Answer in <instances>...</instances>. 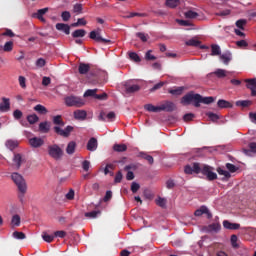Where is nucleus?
Here are the masks:
<instances>
[{"label": "nucleus", "mask_w": 256, "mask_h": 256, "mask_svg": "<svg viewBox=\"0 0 256 256\" xmlns=\"http://www.w3.org/2000/svg\"><path fill=\"white\" fill-rule=\"evenodd\" d=\"M186 45L188 47H199L201 45V41L192 38V39L186 41Z\"/></svg>", "instance_id": "4c0bfd02"}, {"label": "nucleus", "mask_w": 256, "mask_h": 256, "mask_svg": "<svg viewBox=\"0 0 256 256\" xmlns=\"http://www.w3.org/2000/svg\"><path fill=\"white\" fill-rule=\"evenodd\" d=\"M144 109H145V111H148L149 113L161 112L160 106H154L153 104H145Z\"/></svg>", "instance_id": "4be33fe9"}, {"label": "nucleus", "mask_w": 256, "mask_h": 256, "mask_svg": "<svg viewBox=\"0 0 256 256\" xmlns=\"http://www.w3.org/2000/svg\"><path fill=\"white\" fill-rule=\"evenodd\" d=\"M136 37H138L139 39H141V41H143V43H147V35H145V33H143V32H137V33H136Z\"/></svg>", "instance_id": "69168bd1"}, {"label": "nucleus", "mask_w": 256, "mask_h": 256, "mask_svg": "<svg viewBox=\"0 0 256 256\" xmlns=\"http://www.w3.org/2000/svg\"><path fill=\"white\" fill-rule=\"evenodd\" d=\"M54 237H59L60 239H65V237H67V232L60 230V231H56L54 232Z\"/></svg>", "instance_id": "4d7b16f0"}, {"label": "nucleus", "mask_w": 256, "mask_h": 256, "mask_svg": "<svg viewBox=\"0 0 256 256\" xmlns=\"http://www.w3.org/2000/svg\"><path fill=\"white\" fill-rule=\"evenodd\" d=\"M49 11V8H43L37 11L36 13V17L37 19H41V17H43L45 15V13H47Z\"/></svg>", "instance_id": "5fc2aeb1"}, {"label": "nucleus", "mask_w": 256, "mask_h": 256, "mask_svg": "<svg viewBox=\"0 0 256 256\" xmlns=\"http://www.w3.org/2000/svg\"><path fill=\"white\" fill-rule=\"evenodd\" d=\"M29 143L31 147H33L34 149H38V147H43V145L45 144V141L42 138L33 137L29 139Z\"/></svg>", "instance_id": "9b49d317"}, {"label": "nucleus", "mask_w": 256, "mask_h": 256, "mask_svg": "<svg viewBox=\"0 0 256 256\" xmlns=\"http://www.w3.org/2000/svg\"><path fill=\"white\" fill-rule=\"evenodd\" d=\"M12 237H14V239L23 240V239H26L27 236L23 232L14 231L12 234Z\"/></svg>", "instance_id": "de8ad7c7"}, {"label": "nucleus", "mask_w": 256, "mask_h": 256, "mask_svg": "<svg viewBox=\"0 0 256 256\" xmlns=\"http://www.w3.org/2000/svg\"><path fill=\"white\" fill-rule=\"evenodd\" d=\"M124 87H125L126 93H128V94L137 93L138 91L141 90V86H139V85H137V84H132V85H131V84L126 83V84L124 85Z\"/></svg>", "instance_id": "2eb2a0df"}, {"label": "nucleus", "mask_w": 256, "mask_h": 256, "mask_svg": "<svg viewBox=\"0 0 256 256\" xmlns=\"http://www.w3.org/2000/svg\"><path fill=\"white\" fill-rule=\"evenodd\" d=\"M209 231H214V233H219L221 231L220 223H212L208 226Z\"/></svg>", "instance_id": "e433bc0d"}, {"label": "nucleus", "mask_w": 256, "mask_h": 256, "mask_svg": "<svg viewBox=\"0 0 256 256\" xmlns=\"http://www.w3.org/2000/svg\"><path fill=\"white\" fill-rule=\"evenodd\" d=\"M99 146V143L97 142V138L92 137L89 139L86 149L88 151H97V147Z\"/></svg>", "instance_id": "4468645a"}, {"label": "nucleus", "mask_w": 256, "mask_h": 256, "mask_svg": "<svg viewBox=\"0 0 256 256\" xmlns=\"http://www.w3.org/2000/svg\"><path fill=\"white\" fill-rule=\"evenodd\" d=\"M227 70L224 69H217L214 72H212L210 75H216L218 79H224V77H227Z\"/></svg>", "instance_id": "c85d7f7f"}, {"label": "nucleus", "mask_w": 256, "mask_h": 256, "mask_svg": "<svg viewBox=\"0 0 256 256\" xmlns=\"http://www.w3.org/2000/svg\"><path fill=\"white\" fill-rule=\"evenodd\" d=\"M217 173H218L219 175H223V177H225V179H230V178H231V173H229V171L224 170V169L221 168V167H218V168H217Z\"/></svg>", "instance_id": "58836bf2"}, {"label": "nucleus", "mask_w": 256, "mask_h": 256, "mask_svg": "<svg viewBox=\"0 0 256 256\" xmlns=\"http://www.w3.org/2000/svg\"><path fill=\"white\" fill-rule=\"evenodd\" d=\"M226 169H228L230 173H235V171H237V166H235V164H232V163H227Z\"/></svg>", "instance_id": "e2e57ef3"}, {"label": "nucleus", "mask_w": 256, "mask_h": 256, "mask_svg": "<svg viewBox=\"0 0 256 256\" xmlns=\"http://www.w3.org/2000/svg\"><path fill=\"white\" fill-rule=\"evenodd\" d=\"M75 149H77V143H75V141L69 142L66 147L67 155H73V153H75Z\"/></svg>", "instance_id": "bb28decb"}, {"label": "nucleus", "mask_w": 256, "mask_h": 256, "mask_svg": "<svg viewBox=\"0 0 256 256\" xmlns=\"http://www.w3.org/2000/svg\"><path fill=\"white\" fill-rule=\"evenodd\" d=\"M223 227H224V229H230L232 231H235L237 229H240L241 225L237 224V223H231L228 220H224Z\"/></svg>", "instance_id": "6ab92c4d"}, {"label": "nucleus", "mask_w": 256, "mask_h": 256, "mask_svg": "<svg viewBox=\"0 0 256 256\" xmlns=\"http://www.w3.org/2000/svg\"><path fill=\"white\" fill-rule=\"evenodd\" d=\"M252 102L251 100H238L236 101V107H249Z\"/></svg>", "instance_id": "79ce46f5"}, {"label": "nucleus", "mask_w": 256, "mask_h": 256, "mask_svg": "<svg viewBox=\"0 0 256 256\" xmlns=\"http://www.w3.org/2000/svg\"><path fill=\"white\" fill-rule=\"evenodd\" d=\"M85 35H87V31H85L84 29H78L72 33V37L74 39H79V37H85Z\"/></svg>", "instance_id": "7c9ffc66"}, {"label": "nucleus", "mask_w": 256, "mask_h": 256, "mask_svg": "<svg viewBox=\"0 0 256 256\" xmlns=\"http://www.w3.org/2000/svg\"><path fill=\"white\" fill-rule=\"evenodd\" d=\"M73 12L78 14L83 13V4H75L73 7Z\"/></svg>", "instance_id": "864d4df0"}, {"label": "nucleus", "mask_w": 256, "mask_h": 256, "mask_svg": "<svg viewBox=\"0 0 256 256\" xmlns=\"http://www.w3.org/2000/svg\"><path fill=\"white\" fill-rule=\"evenodd\" d=\"M87 25V20L85 18H79L76 23H72L71 27H80Z\"/></svg>", "instance_id": "a18cd8bd"}, {"label": "nucleus", "mask_w": 256, "mask_h": 256, "mask_svg": "<svg viewBox=\"0 0 256 256\" xmlns=\"http://www.w3.org/2000/svg\"><path fill=\"white\" fill-rule=\"evenodd\" d=\"M45 65H47V62L43 58H39L36 61V67L42 68V67H45Z\"/></svg>", "instance_id": "0e129e2a"}, {"label": "nucleus", "mask_w": 256, "mask_h": 256, "mask_svg": "<svg viewBox=\"0 0 256 256\" xmlns=\"http://www.w3.org/2000/svg\"><path fill=\"white\" fill-rule=\"evenodd\" d=\"M195 217H201V215H207L208 219H211V217H213V214H211V212H209V208H207L206 206H201L199 209H197L194 212Z\"/></svg>", "instance_id": "6e6552de"}, {"label": "nucleus", "mask_w": 256, "mask_h": 256, "mask_svg": "<svg viewBox=\"0 0 256 256\" xmlns=\"http://www.w3.org/2000/svg\"><path fill=\"white\" fill-rule=\"evenodd\" d=\"M139 189H141V186L139 185V183L132 182V184H131L132 193H137V191H139Z\"/></svg>", "instance_id": "052dcab7"}, {"label": "nucleus", "mask_w": 256, "mask_h": 256, "mask_svg": "<svg viewBox=\"0 0 256 256\" xmlns=\"http://www.w3.org/2000/svg\"><path fill=\"white\" fill-rule=\"evenodd\" d=\"M9 109H11V102L9 100V98H2V102L0 103V111L2 113H7V111H9Z\"/></svg>", "instance_id": "ddd939ff"}, {"label": "nucleus", "mask_w": 256, "mask_h": 256, "mask_svg": "<svg viewBox=\"0 0 256 256\" xmlns=\"http://www.w3.org/2000/svg\"><path fill=\"white\" fill-rule=\"evenodd\" d=\"M54 125H58L54 127V133L56 135H60V137H69L71 133H73V126H66L63 130L61 127H65V122L63 121V116L56 115L52 119Z\"/></svg>", "instance_id": "7ed1b4c3"}, {"label": "nucleus", "mask_w": 256, "mask_h": 256, "mask_svg": "<svg viewBox=\"0 0 256 256\" xmlns=\"http://www.w3.org/2000/svg\"><path fill=\"white\" fill-rule=\"evenodd\" d=\"M176 108L175 103L171 101H166L160 105V111H166L167 113H172V111H175Z\"/></svg>", "instance_id": "9d476101"}, {"label": "nucleus", "mask_w": 256, "mask_h": 256, "mask_svg": "<svg viewBox=\"0 0 256 256\" xmlns=\"http://www.w3.org/2000/svg\"><path fill=\"white\" fill-rule=\"evenodd\" d=\"M247 89H250L252 97H256V78L245 80Z\"/></svg>", "instance_id": "1a4fd4ad"}, {"label": "nucleus", "mask_w": 256, "mask_h": 256, "mask_svg": "<svg viewBox=\"0 0 256 256\" xmlns=\"http://www.w3.org/2000/svg\"><path fill=\"white\" fill-rule=\"evenodd\" d=\"M151 53H152L151 50L146 52L145 54L146 61H155V59H157V57H155V55H152Z\"/></svg>", "instance_id": "13d9d810"}, {"label": "nucleus", "mask_w": 256, "mask_h": 256, "mask_svg": "<svg viewBox=\"0 0 256 256\" xmlns=\"http://www.w3.org/2000/svg\"><path fill=\"white\" fill-rule=\"evenodd\" d=\"M213 101H215L213 96L203 97L201 94L189 92L181 98L180 103L182 105H191V103H194V107H201V103H204V105H210Z\"/></svg>", "instance_id": "f03ea898"}, {"label": "nucleus", "mask_w": 256, "mask_h": 256, "mask_svg": "<svg viewBox=\"0 0 256 256\" xmlns=\"http://www.w3.org/2000/svg\"><path fill=\"white\" fill-rule=\"evenodd\" d=\"M184 173H186V175H193V173L199 175V173H202L208 181H215V179H217V173L213 172V167L199 162L186 165L184 167Z\"/></svg>", "instance_id": "f257e3e1"}, {"label": "nucleus", "mask_w": 256, "mask_h": 256, "mask_svg": "<svg viewBox=\"0 0 256 256\" xmlns=\"http://www.w3.org/2000/svg\"><path fill=\"white\" fill-rule=\"evenodd\" d=\"M237 47H240L241 49H243V47H249V43H247V41L245 40H240L236 42Z\"/></svg>", "instance_id": "338daca9"}, {"label": "nucleus", "mask_w": 256, "mask_h": 256, "mask_svg": "<svg viewBox=\"0 0 256 256\" xmlns=\"http://www.w3.org/2000/svg\"><path fill=\"white\" fill-rule=\"evenodd\" d=\"M65 105L67 107H77V108H81L84 107L85 105V101L83 100V98L78 97V96H67L65 99Z\"/></svg>", "instance_id": "423d86ee"}, {"label": "nucleus", "mask_w": 256, "mask_h": 256, "mask_svg": "<svg viewBox=\"0 0 256 256\" xmlns=\"http://www.w3.org/2000/svg\"><path fill=\"white\" fill-rule=\"evenodd\" d=\"M249 119L252 123H254L256 125V112H250Z\"/></svg>", "instance_id": "774afa93"}, {"label": "nucleus", "mask_w": 256, "mask_h": 256, "mask_svg": "<svg viewBox=\"0 0 256 256\" xmlns=\"http://www.w3.org/2000/svg\"><path fill=\"white\" fill-rule=\"evenodd\" d=\"M5 145L7 149H9L10 151H14V149H17L19 147V141L10 139L5 142Z\"/></svg>", "instance_id": "412c9836"}, {"label": "nucleus", "mask_w": 256, "mask_h": 256, "mask_svg": "<svg viewBox=\"0 0 256 256\" xmlns=\"http://www.w3.org/2000/svg\"><path fill=\"white\" fill-rule=\"evenodd\" d=\"M211 56L212 57H217L221 55V46L218 44H212L211 46Z\"/></svg>", "instance_id": "5701e85b"}, {"label": "nucleus", "mask_w": 256, "mask_h": 256, "mask_svg": "<svg viewBox=\"0 0 256 256\" xmlns=\"http://www.w3.org/2000/svg\"><path fill=\"white\" fill-rule=\"evenodd\" d=\"M98 91V89H88L85 91L84 97H94L95 99V95H97Z\"/></svg>", "instance_id": "c03bdc74"}, {"label": "nucleus", "mask_w": 256, "mask_h": 256, "mask_svg": "<svg viewBox=\"0 0 256 256\" xmlns=\"http://www.w3.org/2000/svg\"><path fill=\"white\" fill-rule=\"evenodd\" d=\"M156 205H158V207H162L163 209L167 205V200L165 198L158 197V199H156Z\"/></svg>", "instance_id": "09e8293b"}, {"label": "nucleus", "mask_w": 256, "mask_h": 256, "mask_svg": "<svg viewBox=\"0 0 256 256\" xmlns=\"http://www.w3.org/2000/svg\"><path fill=\"white\" fill-rule=\"evenodd\" d=\"M129 57H130L131 61H134L135 63H140L141 62V58L139 57V54H137L135 52H131L129 54Z\"/></svg>", "instance_id": "8fccbe9b"}, {"label": "nucleus", "mask_w": 256, "mask_h": 256, "mask_svg": "<svg viewBox=\"0 0 256 256\" xmlns=\"http://www.w3.org/2000/svg\"><path fill=\"white\" fill-rule=\"evenodd\" d=\"M48 155L55 161H61V159H63V155H65V152L62 148H60L59 145L53 144L48 146Z\"/></svg>", "instance_id": "39448f33"}, {"label": "nucleus", "mask_w": 256, "mask_h": 256, "mask_svg": "<svg viewBox=\"0 0 256 256\" xmlns=\"http://www.w3.org/2000/svg\"><path fill=\"white\" fill-rule=\"evenodd\" d=\"M121 181H123V173H121V171H118L114 178V183H121Z\"/></svg>", "instance_id": "680f3d73"}, {"label": "nucleus", "mask_w": 256, "mask_h": 256, "mask_svg": "<svg viewBox=\"0 0 256 256\" xmlns=\"http://www.w3.org/2000/svg\"><path fill=\"white\" fill-rule=\"evenodd\" d=\"M219 59L224 63L225 65H229L233 59V54H231L230 51H226L223 54L219 55Z\"/></svg>", "instance_id": "f8f14e48"}, {"label": "nucleus", "mask_w": 256, "mask_h": 256, "mask_svg": "<svg viewBox=\"0 0 256 256\" xmlns=\"http://www.w3.org/2000/svg\"><path fill=\"white\" fill-rule=\"evenodd\" d=\"M56 29L57 31H62V33H65L66 35L71 33V26H69V24L57 23Z\"/></svg>", "instance_id": "dca6fc26"}, {"label": "nucleus", "mask_w": 256, "mask_h": 256, "mask_svg": "<svg viewBox=\"0 0 256 256\" xmlns=\"http://www.w3.org/2000/svg\"><path fill=\"white\" fill-rule=\"evenodd\" d=\"M11 223L14 225V227H19V225H21V217L17 214L14 215L12 217Z\"/></svg>", "instance_id": "49530a36"}, {"label": "nucleus", "mask_w": 256, "mask_h": 256, "mask_svg": "<svg viewBox=\"0 0 256 256\" xmlns=\"http://www.w3.org/2000/svg\"><path fill=\"white\" fill-rule=\"evenodd\" d=\"M97 215H101V211L94 210V211H91V212H86L84 214V217H86L87 219H96Z\"/></svg>", "instance_id": "2f4dec72"}, {"label": "nucleus", "mask_w": 256, "mask_h": 256, "mask_svg": "<svg viewBox=\"0 0 256 256\" xmlns=\"http://www.w3.org/2000/svg\"><path fill=\"white\" fill-rule=\"evenodd\" d=\"M184 91H185V87L180 86V87H176L174 89H170L168 91V93H170V95H183Z\"/></svg>", "instance_id": "c756f323"}, {"label": "nucleus", "mask_w": 256, "mask_h": 256, "mask_svg": "<svg viewBox=\"0 0 256 256\" xmlns=\"http://www.w3.org/2000/svg\"><path fill=\"white\" fill-rule=\"evenodd\" d=\"M3 51L5 53H11L13 51V41H8L3 46Z\"/></svg>", "instance_id": "a19ab883"}, {"label": "nucleus", "mask_w": 256, "mask_h": 256, "mask_svg": "<svg viewBox=\"0 0 256 256\" xmlns=\"http://www.w3.org/2000/svg\"><path fill=\"white\" fill-rule=\"evenodd\" d=\"M68 201H73L75 199V190L70 189L69 192L65 195Z\"/></svg>", "instance_id": "6e6d98bb"}, {"label": "nucleus", "mask_w": 256, "mask_h": 256, "mask_svg": "<svg viewBox=\"0 0 256 256\" xmlns=\"http://www.w3.org/2000/svg\"><path fill=\"white\" fill-rule=\"evenodd\" d=\"M206 115L210 121H213V122L219 121V115H217L213 112H208V113H206Z\"/></svg>", "instance_id": "603ef678"}, {"label": "nucleus", "mask_w": 256, "mask_h": 256, "mask_svg": "<svg viewBox=\"0 0 256 256\" xmlns=\"http://www.w3.org/2000/svg\"><path fill=\"white\" fill-rule=\"evenodd\" d=\"M113 149L117 153H123V152L127 151V145H125V144H115L113 146Z\"/></svg>", "instance_id": "72a5a7b5"}, {"label": "nucleus", "mask_w": 256, "mask_h": 256, "mask_svg": "<svg viewBox=\"0 0 256 256\" xmlns=\"http://www.w3.org/2000/svg\"><path fill=\"white\" fill-rule=\"evenodd\" d=\"M138 157H141V159H145V161H147L149 163V165H153L155 163L153 156H151L145 152H139Z\"/></svg>", "instance_id": "393cba45"}, {"label": "nucleus", "mask_w": 256, "mask_h": 256, "mask_svg": "<svg viewBox=\"0 0 256 256\" xmlns=\"http://www.w3.org/2000/svg\"><path fill=\"white\" fill-rule=\"evenodd\" d=\"M34 111H36V113H39V115H47L49 113V110H47V108L41 104H37L34 107Z\"/></svg>", "instance_id": "cd10ccee"}, {"label": "nucleus", "mask_w": 256, "mask_h": 256, "mask_svg": "<svg viewBox=\"0 0 256 256\" xmlns=\"http://www.w3.org/2000/svg\"><path fill=\"white\" fill-rule=\"evenodd\" d=\"M62 20L63 21H69L71 19V13L69 11H64L61 14Z\"/></svg>", "instance_id": "bf43d9fd"}, {"label": "nucleus", "mask_w": 256, "mask_h": 256, "mask_svg": "<svg viewBox=\"0 0 256 256\" xmlns=\"http://www.w3.org/2000/svg\"><path fill=\"white\" fill-rule=\"evenodd\" d=\"M165 5L169 9H177L181 5V0H166Z\"/></svg>", "instance_id": "a878e982"}, {"label": "nucleus", "mask_w": 256, "mask_h": 256, "mask_svg": "<svg viewBox=\"0 0 256 256\" xmlns=\"http://www.w3.org/2000/svg\"><path fill=\"white\" fill-rule=\"evenodd\" d=\"M90 70H91V65L89 64H85L81 62L78 66V73H80V75H87V73H89Z\"/></svg>", "instance_id": "f3484780"}, {"label": "nucleus", "mask_w": 256, "mask_h": 256, "mask_svg": "<svg viewBox=\"0 0 256 256\" xmlns=\"http://www.w3.org/2000/svg\"><path fill=\"white\" fill-rule=\"evenodd\" d=\"M249 149H250V150H247V149H244V150H243L244 153H245V155H249L250 152H251V153H256V142H251V143L249 144Z\"/></svg>", "instance_id": "37998d69"}, {"label": "nucleus", "mask_w": 256, "mask_h": 256, "mask_svg": "<svg viewBox=\"0 0 256 256\" xmlns=\"http://www.w3.org/2000/svg\"><path fill=\"white\" fill-rule=\"evenodd\" d=\"M184 15L186 19H197L199 17V14L193 10L185 12Z\"/></svg>", "instance_id": "ea45409f"}, {"label": "nucleus", "mask_w": 256, "mask_h": 256, "mask_svg": "<svg viewBox=\"0 0 256 256\" xmlns=\"http://www.w3.org/2000/svg\"><path fill=\"white\" fill-rule=\"evenodd\" d=\"M42 239L46 241V243H53V239H55V236L49 235L47 233L42 234Z\"/></svg>", "instance_id": "3c124183"}, {"label": "nucleus", "mask_w": 256, "mask_h": 256, "mask_svg": "<svg viewBox=\"0 0 256 256\" xmlns=\"http://www.w3.org/2000/svg\"><path fill=\"white\" fill-rule=\"evenodd\" d=\"M27 121L30 125H35L39 121V116L37 114H31L27 116Z\"/></svg>", "instance_id": "c9c22d12"}, {"label": "nucleus", "mask_w": 256, "mask_h": 256, "mask_svg": "<svg viewBox=\"0 0 256 256\" xmlns=\"http://www.w3.org/2000/svg\"><path fill=\"white\" fill-rule=\"evenodd\" d=\"M50 130H51V125H49V122L44 121L39 124L40 133H49Z\"/></svg>", "instance_id": "b1692460"}, {"label": "nucleus", "mask_w": 256, "mask_h": 256, "mask_svg": "<svg viewBox=\"0 0 256 256\" xmlns=\"http://www.w3.org/2000/svg\"><path fill=\"white\" fill-rule=\"evenodd\" d=\"M235 25L238 29H241V31H245V25H247V20L239 19L236 21Z\"/></svg>", "instance_id": "f704fd0d"}, {"label": "nucleus", "mask_w": 256, "mask_h": 256, "mask_svg": "<svg viewBox=\"0 0 256 256\" xmlns=\"http://www.w3.org/2000/svg\"><path fill=\"white\" fill-rule=\"evenodd\" d=\"M74 118L78 121H85L87 119V111L85 110H76L74 111Z\"/></svg>", "instance_id": "a211bd4d"}, {"label": "nucleus", "mask_w": 256, "mask_h": 256, "mask_svg": "<svg viewBox=\"0 0 256 256\" xmlns=\"http://www.w3.org/2000/svg\"><path fill=\"white\" fill-rule=\"evenodd\" d=\"M217 105L220 109H231V108H233V103H231L227 100H223V99L218 100Z\"/></svg>", "instance_id": "aec40b11"}, {"label": "nucleus", "mask_w": 256, "mask_h": 256, "mask_svg": "<svg viewBox=\"0 0 256 256\" xmlns=\"http://www.w3.org/2000/svg\"><path fill=\"white\" fill-rule=\"evenodd\" d=\"M13 161L17 165V168L19 169L23 164V156L21 154H14Z\"/></svg>", "instance_id": "473e14b6"}, {"label": "nucleus", "mask_w": 256, "mask_h": 256, "mask_svg": "<svg viewBox=\"0 0 256 256\" xmlns=\"http://www.w3.org/2000/svg\"><path fill=\"white\" fill-rule=\"evenodd\" d=\"M89 37L92 39V41H95L96 43H101L102 45H109L111 44V40L107 38H103L101 35V29L97 28L96 30H93L90 32Z\"/></svg>", "instance_id": "0eeeda50"}, {"label": "nucleus", "mask_w": 256, "mask_h": 256, "mask_svg": "<svg viewBox=\"0 0 256 256\" xmlns=\"http://www.w3.org/2000/svg\"><path fill=\"white\" fill-rule=\"evenodd\" d=\"M11 179L19 191L18 198L20 202L23 203V199H25V194L27 193V182L25 181V178L17 172L12 173Z\"/></svg>", "instance_id": "20e7f679"}]
</instances>
